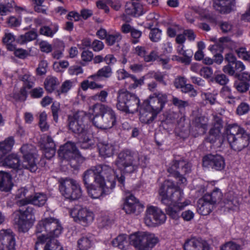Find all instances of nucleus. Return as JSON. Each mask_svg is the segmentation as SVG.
<instances>
[{
  "instance_id": "nucleus-1",
  "label": "nucleus",
  "mask_w": 250,
  "mask_h": 250,
  "mask_svg": "<svg viewBox=\"0 0 250 250\" xmlns=\"http://www.w3.org/2000/svg\"><path fill=\"white\" fill-rule=\"evenodd\" d=\"M147 162L146 156L129 149H125L118 154L115 165L121 171L131 173L137 171L139 166L146 167Z\"/></svg>"
},
{
  "instance_id": "nucleus-2",
  "label": "nucleus",
  "mask_w": 250,
  "mask_h": 250,
  "mask_svg": "<svg viewBox=\"0 0 250 250\" xmlns=\"http://www.w3.org/2000/svg\"><path fill=\"white\" fill-rule=\"evenodd\" d=\"M62 228L58 220L50 217L42 219L39 222L36 226L37 234L42 233L38 236V240L35 246V250H38V247L41 245L45 238L58 237L62 231Z\"/></svg>"
},
{
  "instance_id": "nucleus-3",
  "label": "nucleus",
  "mask_w": 250,
  "mask_h": 250,
  "mask_svg": "<svg viewBox=\"0 0 250 250\" xmlns=\"http://www.w3.org/2000/svg\"><path fill=\"white\" fill-rule=\"evenodd\" d=\"M225 134L231 148L235 151H240L249 145L248 134L237 124L228 125Z\"/></svg>"
},
{
  "instance_id": "nucleus-4",
  "label": "nucleus",
  "mask_w": 250,
  "mask_h": 250,
  "mask_svg": "<svg viewBox=\"0 0 250 250\" xmlns=\"http://www.w3.org/2000/svg\"><path fill=\"white\" fill-rule=\"evenodd\" d=\"M94 116L92 122L98 128L107 129L111 128L116 122L114 111L109 106L102 104H95L93 106Z\"/></svg>"
},
{
  "instance_id": "nucleus-5",
  "label": "nucleus",
  "mask_w": 250,
  "mask_h": 250,
  "mask_svg": "<svg viewBox=\"0 0 250 250\" xmlns=\"http://www.w3.org/2000/svg\"><path fill=\"white\" fill-rule=\"evenodd\" d=\"M159 194L160 199L163 204L169 205L173 203L176 205H184L183 203L181 202L184 197L183 190L170 180H166L161 185Z\"/></svg>"
},
{
  "instance_id": "nucleus-6",
  "label": "nucleus",
  "mask_w": 250,
  "mask_h": 250,
  "mask_svg": "<svg viewBox=\"0 0 250 250\" xmlns=\"http://www.w3.org/2000/svg\"><path fill=\"white\" fill-rule=\"evenodd\" d=\"M140 99L134 93L125 89H120L117 93V108L126 113H134L138 111Z\"/></svg>"
},
{
  "instance_id": "nucleus-7",
  "label": "nucleus",
  "mask_w": 250,
  "mask_h": 250,
  "mask_svg": "<svg viewBox=\"0 0 250 250\" xmlns=\"http://www.w3.org/2000/svg\"><path fill=\"white\" fill-rule=\"evenodd\" d=\"M129 244L138 250H151L158 242L154 234L146 232H137L129 237Z\"/></svg>"
},
{
  "instance_id": "nucleus-8",
  "label": "nucleus",
  "mask_w": 250,
  "mask_h": 250,
  "mask_svg": "<svg viewBox=\"0 0 250 250\" xmlns=\"http://www.w3.org/2000/svg\"><path fill=\"white\" fill-rule=\"evenodd\" d=\"M59 184L60 192L66 199L75 200L82 196V189L76 180L69 177L61 178Z\"/></svg>"
},
{
  "instance_id": "nucleus-9",
  "label": "nucleus",
  "mask_w": 250,
  "mask_h": 250,
  "mask_svg": "<svg viewBox=\"0 0 250 250\" xmlns=\"http://www.w3.org/2000/svg\"><path fill=\"white\" fill-rule=\"evenodd\" d=\"M88 119L86 113L83 111H78L73 115L68 117L67 122L69 130L79 137L85 135L88 133L85 122Z\"/></svg>"
},
{
  "instance_id": "nucleus-10",
  "label": "nucleus",
  "mask_w": 250,
  "mask_h": 250,
  "mask_svg": "<svg viewBox=\"0 0 250 250\" xmlns=\"http://www.w3.org/2000/svg\"><path fill=\"white\" fill-rule=\"evenodd\" d=\"M58 152L61 159L70 161L71 166L74 168H77L80 166V163L75 164V162L79 161L81 163L83 161V158L80 155L74 143H65L60 147Z\"/></svg>"
},
{
  "instance_id": "nucleus-11",
  "label": "nucleus",
  "mask_w": 250,
  "mask_h": 250,
  "mask_svg": "<svg viewBox=\"0 0 250 250\" xmlns=\"http://www.w3.org/2000/svg\"><path fill=\"white\" fill-rule=\"evenodd\" d=\"M191 167V164L184 160L173 161L171 166L168 168L167 171L178 180L179 184H185L187 179L183 175L190 173Z\"/></svg>"
},
{
  "instance_id": "nucleus-12",
  "label": "nucleus",
  "mask_w": 250,
  "mask_h": 250,
  "mask_svg": "<svg viewBox=\"0 0 250 250\" xmlns=\"http://www.w3.org/2000/svg\"><path fill=\"white\" fill-rule=\"evenodd\" d=\"M21 151L23 155L22 167L29 170L31 172H35L38 169V167L35 160L34 146L29 144L23 145L21 148Z\"/></svg>"
},
{
  "instance_id": "nucleus-13",
  "label": "nucleus",
  "mask_w": 250,
  "mask_h": 250,
  "mask_svg": "<svg viewBox=\"0 0 250 250\" xmlns=\"http://www.w3.org/2000/svg\"><path fill=\"white\" fill-rule=\"evenodd\" d=\"M166 218V214L160 208L151 206L146 210L144 220L147 226L154 227L164 224Z\"/></svg>"
},
{
  "instance_id": "nucleus-14",
  "label": "nucleus",
  "mask_w": 250,
  "mask_h": 250,
  "mask_svg": "<svg viewBox=\"0 0 250 250\" xmlns=\"http://www.w3.org/2000/svg\"><path fill=\"white\" fill-rule=\"evenodd\" d=\"M167 102V95L160 92H155L145 100L143 104L146 109L153 111L157 115L162 110Z\"/></svg>"
},
{
  "instance_id": "nucleus-15",
  "label": "nucleus",
  "mask_w": 250,
  "mask_h": 250,
  "mask_svg": "<svg viewBox=\"0 0 250 250\" xmlns=\"http://www.w3.org/2000/svg\"><path fill=\"white\" fill-rule=\"evenodd\" d=\"M96 170L99 175L102 176L103 181L102 183H104L107 187L114 188L115 187V179L116 176L113 168L107 165H99L96 166Z\"/></svg>"
},
{
  "instance_id": "nucleus-16",
  "label": "nucleus",
  "mask_w": 250,
  "mask_h": 250,
  "mask_svg": "<svg viewBox=\"0 0 250 250\" xmlns=\"http://www.w3.org/2000/svg\"><path fill=\"white\" fill-rule=\"evenodd\" d=\"M20 192L21 193L20 197H25L18 202V204L20 207L24 206L28 204L41 207L43 206L47 201L46 195L43 193H37L33 196L26 197L27 192L26 189L21 188Z\"/></svg>"
},
{
  "instance_id": "nucleus-17",
  "label": "nucleus",
  "mask_w": 250,
  "mask_h": 250,
  "mask_svg": "<svg viewBox=\"0 0 250 250\" xmlns=\"http://www.w3.org/2000/svg\"><path fill=\"white\" fill-rule=\"evenodd\" d=\"M70 214L75 222H78L83 226L89 225L94 219L93 213L86 208H74Z\"/></svg>"
},
{
  "instance_id": "nucleus-18",
  "label": "nucleus",
  "mask_w": 250,
  "mask_h": 250,
  "mask_svg": "<svg viewBox=\"0 0 250 250\" xmlns=\"http://www.w3.org/2000/svg\"><path fill=\"white\" fill-rule=\"evenodd\" d=\"M203 165L210 167L216 170H222L225 167V160L220 155L209 154L206 155L203 159Z\"/></svg>"
},
{
  "instance_id": "nucleus-19",
  "label": "nucleus",
  "mask_w": 250,
  "mask_h": 250,
  "mask_svg": "<svg viewBox=\"0 0 250 250\" xmlns=\"http://www.w3.org/2000/svg\"><path fill=\"white\" fill-rule=\"evenodd\" d=\"M15 239L11 229L0 231V249L1 250H14Z\"/></svg>"
},
{
  "instance_id": "nucleus-20",
  "label": "nucleus",
  "mask_w": 250,
  "mask_h": 250,
  "mask_svg": "<svg viewBox=\"0 0 250 250\" xmlns=\"http://www.w3.org/2000/svg\"><path fill=\"white\" fill-rule=\"evenodd\" d=\"M96 169V166L92 167L85 171L83 174V181L86 188L93 186L94 183L101 185L103 178L102 176L99 175L98 172H97Z\"/></svg>"
},
{
  "instance_id": "nucleus-21",
  "label": "nucleus",
  "mask_w": 250,
  "mask_h": 250,
  "mask_svg": "<svg viewBox=\"0 0 250 250\" xmlns=\"http://www.w3.org/2000/svg\"><path fill=\"white\" fill-rule=\"evenodd\" d=\"M143 205L137 201L135 197L130 195L126 197L123 209L127 214L135 213L136 215L143 211Z\"/></svg>"
},
{
  "instance_id": "nucleus-22",
  "label": "nucleus",
  "mask_w": 250,
  "mask_h": 250,
  "mask_svg": "<svg viewBox=\"0 0 250 250\" xmlns=\"http://www.w3.org/2000/svg\"><path fill=\"white\" fill-rule=\"evenodd\" d=\"M184 248L185 250H209L208 244L201 238H193L187 240Z\"/></svg>"
},
{
  "instance_id": "nucleus-23",
  "label": "nucleus",
  "mask_w": 250,
  "mask_h": 250,
  "mask_svg": "<svg viewBox=\"0 0 250 250\" xmlns=\"http://www.w3.org/2000/svg\"><path fill=\"white\" fill-rule=\"evenodd\" d=\"M235 2L234 0H216L213 7L221 14H228L234 10Z\"/></svg>"
},
{
  "instance_id": "nucleus-24",
  "label": "nucleus",
  "mask_w": 250,
  "mask_h": 250,
  "mask_svg": "<svg viewBox=\"0 0 250 250\" xmlns=\"http://www.w3.org/2000/svg\"><path fill=\"white\" fill-rule=\"evenodd\" d=\"M100 155L104 158L112 156L115 151V146L111 141L99 142L97 145Z\"/></svg>"
},
{
  "instance_id": "nucleus-25",
  "label": "nucleus",
  "mask_w": 250,
  "mask_h": 250,
  "mask_svg": "<svg viewBox=\"0 0 250 250\" xmlns=\"http://www.w3.org/2000/svg\"><path fill=\"white\" fill-rule=\"evenodd\" d=\"M98 185L97 187L94 185L89 188H87L89 195L93 199H97L100 198L103 194H109L113 188L107 187L104 186V183L97 184Z\"/></svg>"
},
{
  "instance_id": "nucleus-26",
  "label": "nucleus",
  "mask_w": 250,
  "mask_h": 250,
  "mask_svg": "<svg viewBox=\"0 0 250 250\" xmlns=\"http://www.w3.org/2000/svg\"><path fill=\"white\" fill-rule=\"evenodd\" d=\"M189 201H186L183 202L184 205H176L171 203L169 205H166L167 207L166 208V211L168 215L173 219H177L180 216V211L184 209V207L189 204Z\"/></svg>"
},
{
  "instance_id": "nucleus-27",
  "label": "nucleus",
  "mask_w": 250,
  "mask_h": 250,
  "mask_svg": "<svg viewBox=\"0 0 250 250\" xmlns=\"http://www.w3.org/2000/svg\"><path fill=\"white\" fill-rule=\"evenodd\" d=\"M17 213V212H14L13 214L15 224L17 225L20 232L23 233L27 232L33 222L21 217Z\"/></svg>"
},
{
  "instance_id": "nucleus-28",
  "label": "nucleus",
  "mask_w": 250,
  "mask_h": 250,
  "mask_svg": "<svg viewBox=\"0 0 250 250\" xmlns=\"http://www.w3.org/2000/svg\"><path fill=\"white\" fill-rule=\"evenodd\" d=\"M157 114L153 111L146 109V106L143 105L140 111V121L144 124H149L156 118Z\"/></svg>"
},
{
  "instance_id": "nucleus-29",
  "label": "nucleus",
  "mask_w": 250,
  "mask_h": 250,
  "mask_svg": "<svg viewBox=\"0 0 250 250\" xmlns=\"http://www.w3.org/2000/svg\"><path fill=\"white\" fill-rule=\"evenodd\" d=\"M42 250V248L50 250H63L62 247L55 238H45L41 245L38 247Z\"/></svg>"
},
{
  "instance_id": "nucleus-30",
  "label": "nucleus",
  "mask_w": 250,
  "mask_h": 250,
  "mask_svg": "<svg viewBox=\"0 0 250 250\" xmlns=\"http://www.w3.org/2000/svg\"><path fill=\"white\" fill-rule=\"evenodd\" d=\"M112 74L111 67L109 65H106L100 69L96 73L90 76L89 78H91L95 81H98L103 78L108 79L112 76Z\"/></svg>"
},
{
  "instance_id": "nucleus-31",
  "label": "nucleus",
  "mask_w": 250,
  "mask_h": 250,
  "mask_svg": "<svg viewBox=\"0 0 250 250\" xmlns=\"http://www.w3.org/2000/svg\"><path fill=\"white\" fill-rule=\"evenodd\" d=\"M2 165L13 169H18L20 167L19 158L17 154H9L2 161Z\"/></svg>"
},
{
  "instance_id": "nucleus-32",
  "label": "nucleus",
  "mask_w": 250,
  "mask_h": 250,
  "mask_svg": "<svg viewBox=\"0 0 250 250\" xmlns=\"http://www.w3.org/2000/svg\"><path fill=\"white\" fill-rule=\"evenodd\" d=\"M222 197V193L218 188H215L210 193L206 194L204 197V201L208 202L210 204L219 203Z\"/></svg>"
},
{
  "instance_id": "nucleus-33",
  "label": "nucleus",
  "mask_w": 250,
  "mask_h": 250,
  "mask_svg": "<svg viewBox=\"0 0 250 250\" xmlns=\"http://www.w3.org/2000/svg\"><path fill=\"white\" fill-rule=\"evenodd\" d=\"M225 60L228 62V63L224 66L223 71L229 75L234 74L233 64L237 61L236 57L231 53H229L226 55Z\"/></svg>"
},
{
  "instance_id": "nucleus-34",
  "label": "nucleus",
  "mask_w": 250,
  "mask_h": 250,
  "mask_svg": "<svg viewBox=\"0 0 250 250\" xmlns=\"http://www.w3.org/2000/svg\"><path fill=\"white\" fill-rule=\"evenodd\" d=\"M193 124L195 127L199 129L200 134H204L208 128V119L205 116L197 117L195 118Z\"/></svg>"
},
{
  "instance_id": "nucleus-35",
  "label": "nucleus",
  "mask_w": 250,
  "mask_h": 250,
  "mask_svg": "<svg viewBox=\"0 0 250 250\" xmlns=\"http://www.w3.org/2000/svg\"><path fill=\"white\" fill-rule=\"evenodd\" d=\"M11 189V179L7 173L0 171V190L7 192Z\"/></svg>"
},
{
  "instance_id": "nucleus-36",
  "label": "nucleus",
  "mask_w": 250,
  "mask_h": 250,
  "mask_svg": "<svg viewBox=\"0 0 250 250\" xmlns=\"http://www.w3.org/2000/svg\"><path fill=\"white\" fill-rule=\"evenodd\" d=\"M15 141L13 137L6 138L4 141L0 143V155L2 156L10 151L14 144Z\"/></svg>"
},
{
  "instance_id": "nucleus-37",
  "label": "nucleus",
  "mask_w": 250,
  "mask_h": 250,
  "mask_svg": "<svg viewBox=\"0 0 250 250\" xmlns=\"http://www.w3.org/2000/svg\"><path fill=\"white\" fill-rule=\"evenodd\" d=\"M14 212H17L18 215L21 218L29 220L33 222L34 221V211L32 207L27 206L25 209H19Z\"/></svg>"
},
{
  "instance_id": "nucleus-38",
  "label": "nucleus",
  "mask_w": 250,
  "mask_h": 250,
  "mask_svg": "<svg viewBox=\"0 0 250 250\" xmlns=\"http://www.w3.org/2000/svg\"><path fill=\"white\" fill-rule=\"evenodd\" d=\"M59 26L56 24H51L50 26H43L40 28V33L44 36L52 37L58 31Z\"/></svg>"
},
{
  "instance_id": "nucleus-39",
  "label": "nucleus",
  "mask_w": 250,
  "mask_h": 250,
  "mask_svg": "<svg viewBox=\"0 0 250 250\" xmlns=\"http://www.w3.org/2000/svg\"><path fill=\"white\" fill-rule=\"evenodd\" d=\"M112 244L114 247L124 250L128 245L127 236L125 234L119 235L113 240Z\"/></svg>"
},
{
  "instance_id": "nucleus-40",
  "label": "nucleus",
  "mask_w": 250,
  "mask_h": 250,
  "mask_svg": "<svg viewBox=\"0 0 250 250\" xmlns=\"http://www.w3.org/2000/svg\"><path fill=\"white\" fill-rule=\"evenodd\" d=\"M77 244L79 250H87L92 246V239L90 237L82 236L78 240Z\"/></svg>"
},
{
  "instance_id": "nucleus-41",
  "label": "nucleus",
  "mask_w": 250,
  "mask_h": 250,
  "mask_svg": "<svg viewBox=\"0 0 250 250\" xmlns=\"http://www.w3.org/2000/svg\"><path fill=\"white\" fill-rule=\"evenodd\" d=\"M44 87L49 92H52L59 84L58 79L54 77H47L44 81Z\"/></svg>"
},
{
  "instance_id": "nucleus-42",
  "label": "nucleus",
  "mask_w": 250,
  "mask_h": 250,
  "mask_svg": "<svg viewBox=\"0 0 250 250\" xmlns=\"http://www.w3.org/2000/svg\"><path fill=\"white\" fill-rule=\"evenodd\" d=\"M37 33L34 31H30L26 33L24 35H21L17 39V42L21 44L27 42H30L35 40L37 37Z\"/></svg>"
},
{
  "instance_id": "nucleus-43",
  "label": "nucleus",
  "mask_w": 250,
  "mask_h": 250,
  "mask_svg": "<svg viewBox=\"0 0 250 250\" xmlns=\"http://www.w3.org/2000/svg\"><path fill=\"white\" fill-rule=\"evenodd\" d=\"M224 203L226 208L230 209H234L233 207H236L238 204L237 199L233 196L232 192L226 194Z\"/></svg>"
},
{
  "instance_id": "nucleus-44",
  "label": "nucleus",
  "mask_w": 250,
  "mask_h": 250,
  "mask_svg": "<svg viewBox=\"0 0 250 250\" xmlns=\"http://www.w3.org/2000/svg\"><path fill=\"white\" fill-rule=\"evenodd\" d=\"M15 41V36L11 33H5L2 38L3 43L6 44L7 49L10 51L15 49V46L12 43Z\"/></svg>"
},
{
  "instance_id": "nucleus-45",
  "label": "nucleus",
  "mask_w": 250,
  "mask_h": 250,
  "mask_svg": "<svg viewBox=\"0 0 250 250\" xmlns=\"http://www.w3.org/2000/svg\"><path fill=\"white\" fill-rule=\"evenodd\" d=\"M144 76H143L138 79L135 76L131 75L128 81V82L130 83L128 88L129 89L136 88L139 86H141L144 84Z\"/></svg>"
},
{
  "instance_id": "nucleus-46",
  "label": "nucleus",
  "mask_w": 250,
  "mask_h": 250,
  "mask_svg": "<svg viewBox=\"0 0 250 250\" xmlns=\"http://www.w3.org/2000/svg\"><path fill=\"white\" fill-rule=\"evenodd\" d=\"M220 131L217 129H210L206 141L211 144L215 143L220 138Z\"/></svg>"
},
{
  "instance_id": "nucleus-47",
  "label": "nucleus",
  "mask_w": 250,
  "mask_h": 250,
  "mask_svg": "<svg viewBox=\"0 0 250 250\" xmlns=\"http://www.w3.org/2000/svg\"><path fill=\"white\" fill-rule=\"evenodd\" d=\"M234 86L238 92L245 93L250 88L249 82L244 81H238L235 82Z\"/></svg>"
},
{
  "instance_id": "nucleus-48",
  "label": "nucleus",
  "mask_w": 250,
  "mask_h": 250,
  "mask_svg": "<svg viewBox=\"0 0 250 250\" xmlns=\"http://www.w3.org/2000/svg\"><path fill=\"white\" fill-rule=\"evenodd\" d=\"M80 144V146L83 149H88L91 146L92 141L89 138L88 133L85 135L79 137Z\"/></svg>"
},
{
  "instance_id": "nucleus-49",
  "label": "nucleus",
  "mask_w": 250,
  "mask_h": 250,
  "mask_svg": "<svg viewBox=\"0 0 250 250\" xmlns=\"http://www.w3.org/2000/svg\"><path fill=\"white\" fill-rule=\"evenodd\" d=\"M152 77L156 81L164 85L167 84V82L165 81V78L167 74L166 72H161L160 71H153L151 73Z\"/></svg>"
},
{
  "instance_id": "nucleus-50",
  "label": "nucleus",
  "mask_w": 250,
  "mask_h": 250,
  "mask_svg": "<svg viewBox=\"0 0 250 250\" xmlns=\"http://www.w3.org/2000/svg\"><path fill=\"white\" fill-rule=\"evenodd\" d=\"M161 30L158 28H154L150 30L149 38L153 42H158L161 38Z\"/></svg>"
},
{
  "instance_id": "nucleus-51",
  "label": "nucleus",
  "mask_w": 250,
  "mask_h": 250,
  "mask_svg": "<svg viewBox=\"0 0 250 250\" xmlns=\"http://www.w3.org/2000/svg\"><path fill=\"white\" fill-rule=\"evenodd\" d=\"M108 92L105 90H101L91 97L92 100L98 101L102 103H104L106 101V98L108 96Z\"/></svg>"
},
{
  "instance_id": "nucleus-52",
  "label": "nucleus",
  "mask_w": 250,
  "mask_h": 250,
  "mask_svg": "<svg viewBox=\"0 0 250 250\" xmlns=\"http://www.w3.org/2000/svg\"><path fill=\"white\" fill-rule=\"evenodd\" d=\"M47 114L45 112H42L39 116V125L42 131L47 130L49 126L46 122Z\"/></svg>"
},
{
  "instance_id": "nucleus-53",
  "label": "nucleus",
  "mask_w": 250,
  "mask_h": 250,
  "mask_svg": "<svg viewBox=\"0 0 250 250\" xmlns=\"http://www.w3.org/2000/svg\"><path fill=\"white\" fill-rule=\"evenodd\" d=\"M106 42L109 45H112L116 42H118L121 40V36L119 33H116L114 34H108L106 38Z\"/></svg>"
},
{
  "instance_id": "nucleus-54",
  "label": "nucleus",
  "mask_w": 250,
  "mask_h": 250,
  "mask_svg": "<svg viewBox=\"0 0 250 250\" xmlns=\"http://www.w3.org/2000/svg\"><path fill=\"white\" fill-rule=\"evenodd\" d=\"M245 68L244 64L240 61H237L233 64V70L234 74L229 75L230 76H234L235 78H238L240 76V73L243 71Z\"/></svg>"
},
{
  "instance_id": "nucleus-55",
  "label": "nucleus",
  "mask_w": 250,
  "mask_h": 250,
  "mask_svg": "<svg viewBox=\"0 0 250 250\" xmlns=\"http://www.w3.org/2000/svg\"><path fill=\"white\" fill-rule=\"evenodd\" d=\"M26 86H23L21 88L19 92L14 93L13 97L17 100L24 101L26 100L27 93L26 90Z\"/></svg>"
},
{
  "instance_id": "nucleus-56",
  "label": "nucleus",
  "mask_w": 250,
  "mask_h": 250,
  "mask_svg": "<svg viewBox=\"0 0 250 250\" xmlns=\"http://www.w3.org/2000/svg\"><path fill=\"white\" fill-rule=\"evenodd\" d=\"M172 103L174 105L177 106L179 109H183L189 105L188 102L186 101L180 100L176 97H173Z\"/></svg>"
},
{
  "instance_id": "nucleus-57",
  "label": "nucleus",
  "mask_w": 250,
  "mask_h": 250,
  "mask_svg": "<svg viewBox=\"0 0 250 250\" xmlns=\"http://www.w3.org/2000/svg\"><path fill=\"white\" fill-rule=\"evenodd\" d=\"M240 246L236 243L229 241L226 243L221 248V250H239Z\"/></svg>"
},
{
  "instance_id": "nucleus-58",
  "label": "nucleus",
  "mask_w": 250,
  "mask_h": 250,
  "mask_svg": "<svg viewBox=\"0 0 250 250\" xmlns=\"http://www.w3.org/2000/svg\"><path fill=\"white\" fill-rule=\"evenodd\" d=\"M47 62L45 61H41L36 69L37 74L40 76L45 74L47 71Z\"/></svg>"
},
{
  "instance_id": "nucleus-59",
  "label": "nucleus",
  "mask_w": 250,
  "mask_h": 250,
  "mask_svg": "<svg viewBox=\"0 0 250 250\" xmlns=\"http://www.w3.org/2000/svg\"><path fill=\"white\" fill-rule=\"evenodd\" d=\"M250 110L249 104L246 103H241L237 107L236 113L239 115L247 114Z\"/></svg>"
},
{
  "instance_id": "nucleus-60",
  "label": "nucleus",
  "mask_w": 250,
  "mask_h": 250,
  "mask_svg": "<svg viewBox=\"0 0 250 250\" xmlns=\"http://www.w3.org/2000/svg\"><path fill=\"white\" fill-rule=\"evenodd\" d=\"M214 81L220 85H225L228 83L229 79L226 75L221 74L216 75L214 77Z\"/></svg>"
},
{
  "instance_id": "nucleus-61",
  "label": "nucleus",
  "mask_w": 250,
  "mask_h": 250,
  "mask_svg": "<svg viewBox=\"0 0 250 250\" xmlns=\"http://www.w3.org/2000/svg\"><path fill=\"white\" fill-rule=\"evenodd\" d=\"M219 25L222 32L227 33L230 32L232 28V24L229 21H220Z\"/></svg>"
},
{
  "instance_id": "nucleus-62",
  "label": "nucleus",
  "mask_w": 250,
  "mask_h": 250,
  "mask_svg": "<svg viewBox=\"0 0 250 250\" xmlns=\"http://www.w3.org/2000/svg\"><path fill=\"white\" fill-rule=\"evenodd\" d=\"M181 91L184 93H190L191 97H195L196 94V91L194 89L193 86L190 84H185L181 88Z\"/></svg>"
},
{
  "instance_id": "nucleus-63",
  "label": "nucleus",
  "mask_w": 250,
  "mask_h": 250,
  "mask_svg": "<svg viewBox=\"0 0 250 250\" xmlns=\"http://www.w3.org/2000/svg\"><path fill=\"white\" fill-rule=\"evenodd\" d=\"M209 203L204 201L200 206H198V211L203 215L208 214L210 212V209L208 208Z\"/></svg>"
},
{
  "instance_id": "nucleus-64",
  "label": "nucleus",
  "mask_w": 250,
  "mask_h": 250,
  "mask_svg": "<svg viewBox=\"0 0 250 250\" xmlns=\"http://www.w3.org/2000/svg\"><path fill=\"white\" fill-rule=\"evenodd\" d=\"M99 222V226L101 227H105L110 225L112 220L108 216L105 215L100 218Z\"/></svg>"
}]
</instances>
